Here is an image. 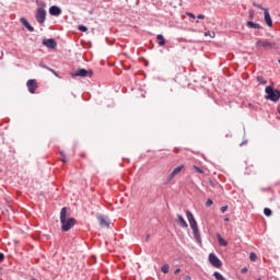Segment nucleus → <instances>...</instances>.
I'll return each mask as SVG.
<instances>
[{
	"label": "nucleus",
	"mask_w": 280,
	"mask_h": 280,
	"mask_svg": "<svg viewBox=\"0 0 280 280\" xmlns=\"http://www.w3.org/2000/svg\"><path fill=\"white\" fill-rule=\"evenodd\" d=\"M60 222H61V230L67 233L71 231L75 226V219L68 218L67 219V207H63L60 211Z\"/></svg>",
	"instance_id": "obj_1"
},
{
	"label": "nucleus",
	"mask_w": 280,
	"mask_h": 280,
	"mask_svg": "<svg viewBox=\"0 0 280 280\" xmlns=\"http://www.w3.org/2000/svg\"><path fill=\"white\" fill-rule=\"evenodd\" d=\"M186 218L189 222L190 229L192 230L194 237L198 244H202V238L200 237V230H198V222L196 218H194V213L191 211H186Z\"/></svg>",
	"instance_id": "obj_2"
},
{
	"label": "nucleus",
	"mask_w": 280,
	"mask_h": 280,
	"mask_svg": "<svg viewBox=\"0 0 280 280\" xmlns=\"http://www.w3.org/2000/svg\"><path fill=\"white\" fill-rule=\"evenodd\" d=\"M265 100L268 102H273V104H277L280 100V91L275 89L272 85H267L265 88Z\"/></svg>",
	"instance_id": "obj_3"
},
{
	"label": "nucleus",
	"mask_w": 280,
	"mask_h": 280,
	"mask_svg": "<svg viewBox=\"0 0 280 280\" xmlns=\"http://www.w3.org/2000/svg\"><path fill=\"white\" fill-rule=\"evenodd\" d=\"M35 19L39 25H43L47 21V11L44 8H37Z\"/></svg>",
	"instance_id": "obj_4"
},
{
	"label": "nucleus",
	"mask_w": 280,
	"mask_h": 280,
	"mask_svg": "<svg viewBox=\"0 0 280 280\" xmlns=\"http://www.w3.org/2000/svg\"><path fill=\"white\" fill-rule=\"evenodd\" d=\"M91 75H93V71L86 70L84 68H80L71 74L72 78H91Z\"/></svg>",
	"instance_id": "obj_5"
},
{
	"label": "nucleus",
	"mask_w": 280,
	"mask_h": 280,
	"mask_svg": "<svg viewBox=\"0 0 280 280\" xmlns=\"http://www.w3.org/2000/svg\"><path fill=\"white\" fill-rule=\"evenodd\" d=\"M256 47H264L265 49H277V43L268 40H258Z\"/></svg>",
	"instance_id": "obj_6"
},
{
	"label": "nucleus",
	"mask_w": 280,
	"mask_h": 280,
	"mask_svg": "<svg viewBox=\"0 0 280 280\" xmlns=\"http://www.w3.org/2000/svg\"><path fill=\"white\" fill-rule=\"evenodd\" d=\"M208 260L213 268H220L222 266V260H220V258H218V256L213 253L209 254Z\"/></svg>",
	"instance_id": "obj_7"
},
{
	"label": "nucleus",
	"mask_w": 280,
	"mask_h": 280,
	"mask_svg": "<svg viewBox=\"0 0 280 280\" xmlns=\"http://www.w3.org/2000/svg\"><path fill=\"white\" fill-rule=\"evenodd\" d=\"M42 44L45 47H48V49H56V47H58V44L56 43V39H54V38L44 39L42 42Z\"/></svg>",
	"instance_id": "obj_8"
},
{
	"label": "nucleus",
	"mask_w": 280,
	"mask_h": 280,
	"mask_svg": "<svg viewBox=\"0 0 280 280\" xmlns=\"http://www.w3.org/2000/svg\"><path fill=\"white\" fill-rule=\"evenodd\" d=\"M96 218H97L101 226H110V221L108 220V218L106 215L97 214Z\"/></svg>",
	"instance_id": "obj_9"
},
{
	"label": "nucleus",
	"mask_w": 280,
	"mask_h": 280,
	"mask_svg": "<svg viewBox=\"0 0 280 280\" xmlns=\"http://www.w3.org/2000/svg\"><path fill=\"white\" fill-rule=\"evenodd\" d=\"M50 16H60L62 14V9L57 5H52L49 8Z\"/></svg>",
	"instance_id": "obj_10"
},
{
	"label": "nucleus",
	"mask_w": 280,
	"mask_h": 280,
	"mask_svg": "<svg viewBox=\"0 0 280 280\" xmlns=\"http://www.w3.org/2000/svg\"><path fill=\"white\" fill-rule=\"evenodd\" d=\"M26 86L30 91V93H36V80L35 79H31L27 81Z\"/></svg>",
	"instance_id": "obj_11"
},
{
	"label": "nucleus",
	"mask_w": 280,
	"mask_h": 280,
	"mask_svg": "<svg viewBox=\"0 0 280 280\" xmlns=\"http://www.w3.org/2000/svg\"><path fill=\"white\" fill-rule=\"evenodd\" d=\"M264 14L266 25H268V27H272V18H270V12L268 9H264Z\"/></svg>",
	"instance_id": "obj_12"
},
{
	"label": "nucleus",
	"mask_w": 280,
	"mask_h": 280,
	"mask_svg": "<svg viewBox=\"0 0 280 280\" xmlns=\"http://www.w3.org/2000/svg\"><path fill=\"white\" fill-rule=\"evenodd\" d=\"M20 23H22V25H23L24 27H26V30H27L28 32H34V26L30 25V22L27 21V19L21 18V19H20Z\"/></svg>",
	"instance_id": "obj_13"
},
{
	"label": "nucleus",
	"mask_w": 280,
	"mask_h": 280,
	"mask_svg": "<svg viewBox=\"0 0 280 280\" xmlns=\"http://www.w3.org/2000/svg\"><path fill=\"white\" fill-rule=\"evenodd\" d=\"M20 23H22V25H23L24 27H26V30H27L28 32H34V26L30 25V22L27 21V19L21 18V19H20Z\"/></svg>",
	"instance_id": "obj_14"
},
{
	"label": "nucleus",
	"mask_w": 280,
	"mask_h": 280,
	"mask_svg": "<svg viewBox=\"0 0 280 280\" xmlns=\"http://www.w3.org/2000/svg\"><path fill=\"white\" fill-rule=\"evenodd\" d=\"M177 224H179V226H182V229H187V226H189L187 224V221H185V218H183V215L177 214Z\"/></svg>",
	"instance_id": "obj_15"
},
{
	"label": "nucleus",
	"mask_w": 280,
	"mask_h": 280,
	"mask_svg": "<svg viewBox=\"0 0 280 280\" xmlns=\"http://www.w3.org/2000/svg\"><path fill=\"white\" fill-rule=\"evenodd\" d=\"M247 27H249L250 30H262L261 24H257L253 21H247L246 23Z\"/></svg>",
	"instance_id": "obj_16"
},
{
	"label": "nucleus",
	"mask_w": 280,
	"mask_h": 280,
	"mask_svg": "<svg viewBox=\"0 0 280 280\" xmlns=\"http://www.w3.org/2000/svg\"><path fill=\"white\" fill-rule=\"evenodd\" d=\"M183 167H184L183 165L175 167L171 173L170 178H174V176H176L177 174H180V172L183 171Z\"/></svg>",
	"instance_id": "obj_17"
},
{
	"label": "nucleus",
	"mask_w": 280,
	"mask_h": 280,
	"mask_svg": "<svg viewBox=\"0 0 280 280\" xmlns=\"http://www.w3.org/2000/svg\"><path fill=\"white\" fill-rule=\"evenodd\" d=\"M220 246H229V243L219 234L217 236Z\"/></svg>",
	"instance_id": "obj_18"
},
{
	"label": "nucleus",
	"mask_w": 280,
	"mask_h": 280,
	"mask_svg": "<svg viewBox=\"0 0 280 280\" xmlns=\"http://www.w3.org/2000/svg\"><path fill=\"white\" fill-rule=\"evenodd\" d=\"M156 40H158V44L160 45V47H163V45H165V37H163L162 34L156 36Z\"/></svg>",
	"instance_id": "obj_19"
},
{
	"label": "nucleus",
	"mask_w": 280,
	"mask_h": 280,
	"mask_svg": "<svg viewBox=\"0 0 280 280\" xmlns=\"http://www.w3.org/2000/svg\"><path fill=\"white\" fill-rule=\"evenodd\" d=\"M40 67H43V69H47V71H50V73H52L54 75H56V78H58V72H56V70L49 68L46 65H40Z\"/></svg>",
	"instance_id": "obj_20"
},
{
	"label": "nucleus",
	"mask_w": 280,
	"mask_h": 280,
	"mask_svg": "<svg viewBox=\"0 0 280 280\" xmlns=\"http://www.w3.org/2000/svg\"><path fill=\"white\" fill-rule=\"evenodd\" d=\"M213 277L214 279L217 280H226V278H224V276H222V273L218 272V271H214L213 272Z\"/></svg>",
	"instance_id": "obj_21"
},
{
	"label": "nucleus",
	"mask_w": 280,
	"mask_h": 280,
	"mask_svg": "<svg viewBox=\"0 0 280 280\" xmlns=\"http://www.w3.org/2000/svg\"><path fill=\"white\" fill-rule=\"evenodd\" d=\"M256 80H257V82H259V84H262V85L268 84V81L265 80L262 75H258V77L256 78Z\"/></svg>",
	"instance_id": "obj_22"
},
{
	"label": "nucleus",
	"mask_w": 280,
	"mask_h": 280,
	"mask_svg": "<svg viewBox=\"0 0 280 280\" xmlns=\"http://www.w3.org/2000/svg\"><path fill=\"white\" fill-rule=\"evenodd\" d=\"M161 270L164 272V275H167L170 272V265L165 264L161 267Z\"/></svg>",
	"instance_id": "obj_23"
},
{
	"label": "nucleus",
	"mask_w": 280,
	"mask_h": 280,
	"mask_svg": "<svg viewBox=\"0 0 280 280\" xmlns=\"http://www.w3.org/2000/svg\"><path fill=\"white\" fill-rule=\"evenodd\" d=\"M264 213L267 215V218H270V215H272V210H270V208H265Z\"/></svg>",
	"instance_id": "obj_24"
},
{
	"label": "nucleus",
	"mask_w": 280,
	"mask_h": 280,
	"mask_svg": "<svg viewBox=\"0 0 280 280\" xmlns=\"http://www.w3.org/2000/svg\"><path fill=\"white\" fill-rule=\"evenodd\" d=\"M249 259H250V261H256L257 260V254L250 253L249 254Z\"/></svg>",
	"instance_id": "obj_25"
},
{
	"label": "nucleus",
	"mask_w": 280,
	"mask_h": 280,
	"mask_svg": "<svg viewBox=\"0 0 280 280\" xmlns=\"http://www.w3.org/2000/svg\"><path fill=\"white\" fill-rule=\"evenodd\" d=\"M80 32H89V28L84 25L79 26Z\"/></svg>",
	"instance_id": "obj_26"
},
{
	"label": "nucleus",
	"mask_w": 280,
	"mask_h": 280,
	"mask_svg": "<svg viewBox=\"0 0 280 280\" xmlns=\"http://www.w3.org/2000/svg\"><path fill=\"white\" fill-rule=\"evenodd\" d=\"M205 36H210V38H215V33L206 32Z\"/></svg>",
	"instance_id": "obj_27"
},
{
	"label": "nucleus",
	"mask_w": 280,
	"mask_h": 280,
	"mask_svg": "<svg viewBox=\"0 0 280 280\" xmlns=\"http://www.w3.org/2000/svg\"><path fill=\"white\" fill-rule=\"evenodd\" d=\"M229 211V206L221 207V213H226Z\"/></svg>",
	"instance_id": "obj_28"
},
{
	"label": "nucleus",
	"mask_w": 280,
	"mask_h": 280,
	"mask_svg": "<svg viewBox=\"0 0 280 280\" xmlns=\"http://www.w3.org/2000/svg\"><path fill=\"white\" fill-rule=\"evenodd\" d=\"M60 155L62 156V159H61L62 163H67V158H65L63 151L60 152Z\"/></svg>",
	"instance_id": "obj_29"
},
{
	"label": "nucleus",
	"mask_w": 280,
	"mask_h": 280,
	"mask_svg": "<svg viewBox=\"0 0 280 280\" xmlns=\"http://www.w3.org/2000/svg\"><path fill=\"white\" fill-rule=\"evenodd\" d=\"M211 205H213V200L208 199V200L206 201V207H211Z\"/></svg>",
	"instance_id": "obj_30"
},
{
	"label": "nucleus",
	"mask_w": 280,
	"mask_h": 280,
	"mask_svg": "<svg viewBox=\"0 0 280 280\" xmlns=\"http://www.w3.org/2000/svg\"><path fill=\"white\" fill-rule=\"evenodd\" d=\"M195 171L198 173V174H202V168L198 167V166H194Z\"/></svg>",
	"instance_id": "obj_31"
},
{
	"label": "nucleus",
	"mask_w": 280,
	"mask_h": 280,
	"mask_svg": "<svg viewBox=\"0 0 280 280\" xmlns=\"http://www.w3.org/2000/svg\"><path fill=\"white\" fill-rule=\"evenodd\" d=\"M241 272L242 275H246V272H248V268L247 267L242 268Z\"/></svg>",
	"instance_id": "obj_32"
},
{
	"label": "nucleus",
	"mask_w": 280,
	"mask_h": 280,
	"mask_svg": "<svg viewBox=\"0 0 280 280\" xmlns=\"http://www.w3.org/2000/svg\"><path fill=\"white\" fill-rule=\"evenodd\" d=\"M255 8H259V10H267L266 8H262L261 4L254 3Z\"/></svg>",
	"instance_id": "obj_33"
},
{
	"label": "nucleus",
	"mask_w": 280,
	"mask_h": 280,
	"mask_svg": "<svg viewBox=\"0 0 280 280\" xmlns=\"http://www.w3.org/2000/svg\"><path fill=\"white\" fill-rule=\"evenodd\" d=\"M187 16H189V19H196V15L194 13H187Z\"/></svg>",
	"instance_id": "obj_34"
},
{
	"label": "nucleus",
	"mask_w": 280,
	"mask_h": 280,
	"mask_svg": "<svg viewBox=\"0 0 280 280\" xmlns=\"http://www.w3.org/2000/svg\"><path fill=\"white\" fill-rule=\"evenodd\" d=\"M3 259H5V255H3V253H0V261H3Z\"/></svg>",
	"instance_id": "obj_35"
},
{
	"label": "nucleus",
	"mask_w": 280,
	"mask_h": 280,
	"mask_svg": "<svg viewBox=\"0 0 280 280\" xmlns=\"http://www.w3.org/2000/svg\"><path fill=\"white\" fill-rule=\"evenodd\" d=\"M197 19H200V20L205 19V14H199V15L197 16Z\"/></svg>",
	"instance_id": "obj_36"
},
{
	"label": "nucleus",
	"mask_w": 280,
	"mask_h": 280,
	"mask_svg": "<svg viewBox=\"0 0 280 280\" xmlns=\"http://www.w3.org/2000/svg\"><path fill=\"white\" fill-rule=\"evenodd\" d=\"M180 272V268L175 269L174 275H178Z\"/></svg>",
	"instance_id": "obj_37"
},
{
	"label": "nucleus",
	"mask_w": 280,
	"mask_h": 280,
	"mask_svg": "<svg viewBox=\"0 0 280 280\" xmlns=\"http://www.w3.org/2000/svg\"><path fill=\"white\" fill-rule=\"evenodd\" d=\"M184 280H191V278L189 276H185Z\"/></svg>",
	"instance_id": "obj_38"
},
{
	"label": "nucleus",
	"mask_w": 280,
	"mask_h": 280,
	"mask_svg": "<svg viewBox=\"0 0 280 280\" xmlns=\"http://www.w3.org/2000/svg\"><path fill=\"white\" fill-rule=\"evenodd\" d=\"M253 16H254V13H253V11H250L249 12V19H253Z\"/></svg>",
	"instance_id": "obj_39"
},
{
	"label": "nucleus",
	"mask_w": 280,
	"mask_h": 280,
	"mask_svg": "<svg viewBox=\"0 0 280 280\" xmlns=\"http://www.w3.org/2000/svg\"><path fill=\"white\" fill-rule=\"evenodd\" d=\"M229 220H230V219L226 217V218L224 219V222H229Z\"/></svg>",
	"instance_id": "obj_40"
},
{
	"label": "nucleus",
	"mask_w": 280,
	"mask_h": 280,
	"mask_svg": "<svg viewBox=\"0 0 280 280\" xmlns=\"http://www.w3.org/2000/svg\"><path fill=\"white\" fill-rule=\"evenodd\" d=\"M145 240H147V242H148V240H150V235H147V238H145Z\"/></svg>",
	"instance_id": "obj_41"
},
{
	"label": "nucleus",
	"mask_w": 280,
	"mask_h": 280,
	"mask_svg": "<svg viewBox=\"0 0 280 280\" xmlns=\"http://www.w3.org/2000/svg\"><path fill=\"white\" fill-rule=\"evenodd\" d=\"M241 145H244V142H242Z\"/></svg>",
	"instance_id": "obj_42"
},
{
	"label": "nucleus",
	"mask_w": 280,
	"mask_h": 280,
	"mask_svg": "<svg viewBox=\"0 0 280 280\" xmlns=\"http://www.w3.org/2000/svg\"><path fill=\"white\" fill-rule=\"evenodd\" d=\"M257 280H261V278H258Z\"/></svg>",
	"instance_id": "obj_43"
}]
</instances>
